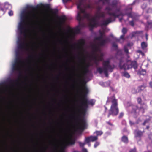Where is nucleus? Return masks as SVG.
Masks as SVG:
<instances>
[{
	"label": "nucleus",
	"instance_id": "10",
	"mask_svg": "<svg viewBox=\"0 0 152 152\" xmlns=\"http://www.w3.org/2000/svg\"><path fill=\"white\" fill-rule=\"evenodd\" d=\"M26 45H27V43H25L24 41H22L21 39H18V49H25L26 51L28 50V49L26 48L25 46Z\"/></svg>",
	"mask_w": 152,
	"mask_h": 152
},
{
	"label": "nucleus",
	"instance_id": "58",
	"mask_svg": "<svg viewBox=\"0 0 152 152\" xmlns=\"http://www.w3.org/2000/svg\"><path fill=\"white\" fill-rule=\"evenodd\" d=\"M139 88L140 90H143L145 88V87L144 86L142 85L140 86Z\"/></svg>",
	"mask_w": 152,
	"mask_h": 152
},
{
	"label": "nucleus",
	"instance_id": "48",
	"mask_svg": "<svg viewBox=\"0 0 152 152\" xmlns=\"http://www.w3.org/2000/svg\"><path fill=\"white\" fill-rule=\"evenodd\" d=\"M124 49L125 52L126 53H128V50L126 46H125L124 47Z\"/></svg>",
	"mask_w": 152,
	"mask_h": 152
},
{
	"label": "nucleus",
	"instance_id": "36",
	"mask_svg": "<svg viewBox=\"0 0 152 152\" xmlns=\"http://www.w3.org/2000/svg\"><path fill=\"white\" fill-rule=\"evenodd\" d=\"M100 145V142H99L96 141L94 145V148H96L97 146H99Z\"/></svg>",
	"mask_w": 152,
	"mask_h": 152
},
{
	"label": "nucleus",
	"instance_id": "44",
	"mask_svg": "<svg viewBox=\"0 0 152 152\" xmlns=\"http://www.w3.org/2000/svg\"><path fill=\"white\" fill-rule=\"evenodd\" d=\"M18 82V80H11L10 81V83H11L14 84L15 83H17Z\"/></svg>",
	"mask_w": 152,
	"mask_h": 152
},
{
	"label": "nucleus",
	"instance_id": "13",
	"mask_svg": "<svg viewBox=\"0 0 152 152\" xmlns=\"http://www.w3.org/2000/svg\"><path fill=\"white\" fill-rule=\"evenodd\" d=\"M98 139L97 136H90L85 138V142H87V143H89L90 142H93L96 141Z\"/></svg>",
	"mask_w": 152,
	"mask_h": 152
},
{
	"label": "nucleus",
	"instance_id": "25",
	"mask_svg": "<svg viewBox=\"0 0 152 152\" xmlns=\"http://www.w3.org/2000/svg\"><path fill=\"white\" fill-rule=\"evenodd\" d=\"M92 60L94 61V64L96 65L99 64V61L98 59V57L96 55H94L92 56Z\"/></svg>",
	"mask_w": 152,
	"mask_h": 152
},
{
	"label": "nucleus",
	"instance_id": "60",
	"mask_svg": "<svg viewBox=\"0 0 152 152\" xmlns=\"http://www.w3.org/2000/svg\"><path fill=\"white\" fill-rule=\"evenodd\" d=\"M99 1H103V3H104V2L108 3L109 1V0H99Z\"/></svg>",
	"mask_w": 152,
	"mask_h": 152
},
{
	"label": "nucleus",
	"instance_id": "51",
	"mask_svg": "<svg viewBox=\"0 0 152 152\" xmlns=\"http://www.w3.org/2000/svg\"><path fill=\"white\" fill-rule=\"evenodd\" d=\"M67 33H74V32L73 31V30L71 28H70L67 31Z\"/></svg>",
	"mask_w": 152,
	"mask_h": 152
},
{
	"label": "nucleus",
	"instance_id": "31",
	"mask_svg": "<svg viewBox=\"0 0 152 152\" xmlns=\"http://www.w3.org/2000/svg\"><path fill=\"white\" fill-rule=\"evenodd\" d=\"M123 75L128 78H129L130 77V76L129 75V74L127 73V72L124 71L123 72Z\"/></svg>",
	"mask_w": 152,
	"mask_h": 152
},
{
	"label": "nucleus",
	"instance_id": "18",
	"mask_svg": "<svg viewBox=\"0 0 152 152\" xmlns=\"http://www.w3.org/2000/svg\"><path fill=\"white\" fill-rule=\"evenodd\" d=\"M75 140L74 139L70 138L69 140L67 141L65 144V146L72 145L75 144Z\"/></svg>",
	"mask_w": 152,
	"mask_h": 152
},
{
	"label": "nucleus",
	"instance_id": "9",
	"mask_svg": "<svg viewBox=\"0 0 152 152\" xmlns=\"http://www.w3.org/2000/svg\"><path fill=\"white\" fill-rule=\"evenodd\" d=\"M123 58H121L120 60L119 66L121 69L124 70L128 69L132 67V63L130 61H128L126 64L124 63Z\"/></svg>",
	"mask_w": 152,
	"mask_h": 152
},
{
	"label": "nucleus",
	"instance_id": "59",
	"mask_svg": "<svg viewBox=\"0 0 152 152\" xmlns=\"http://www.w3.org/2000/svg\"><path fill=\"white\" fill-rule=\"evenodd\" d=\"M65 148V147L62 148L60 150V152H65L64 150Z\"/></svg>",
	"mask_w": 152,
	"mask_h": 152
},
{
	"label": "nucleus",
	"instance_id": "5",
	"mask_svg": "<svg viewBox=\"0 0 152 152\" xmlns=\"http://www.w3.org/2000/svg\"><path fill=\"white\" fill-rule=\"evenodd\" d=\"M81 81L82 82L83 86V91L82 92V95L81 98V104L86 108L88 107V105L90 104L93 105L95 103V102L92 99L88 100L87 98V95L88 93L89 90L88 88L86 86V82L84 80Z\"/></svg>",
	"mask_w": 152,
	"mask_h": 152
},
{
	"label": "nucleus",
	"instance_id": "6",
	"mask_svg": "<svg viewBox=\"0 0 152 152\" xmlns=\"http://www.w3.org/2000/svg\"><path fill=\"white\" fill-rule=\"evenodd\" d=\"M24 63L22 59L21 56H16L15 60L13 64L12 69L13 71L19 72L21 75L20 65L21 64Z\"/></svg>",
	"mask_w": 152,
	"mask_h": 152
},
{
	"label": "nucleus",
	"instance_id": "3",
	"mask_svg": "<svg viewBox=\"0 0 152 152\" xmlns=\"http://www.w3.org/2000/svg\"><path fill=\"white\" fill-rule=\"evenodd\" d=\"M81 108V111L79 110L77 113L76 116L74 117V119L77 121L76 126L77 129L79 130H84L86 127L87 123L86 119L84 118L85 116L87 109L83 106Z\"/></svg>",
	"mask_w": 152,
	"mask_h": 152
},
{
	"label": "nucleus",
	"instance_id": "63",
	"mask_svg": "<svg viewBox=\"0 0 152 152\" xmlns=\"http://www.w3.org/2000/svg\"><path fill=\"white\" fill-rule=\"evenodd\" d=\"M140 1V0H135L134 1V4L137 3H138Z\"/></svg>",
	"mask_w": 152,
	"mask_h": 152
},
{
	"label": "nucleus",
	"instance_id": "7",
	"mask_svg": "<svg viewBox=\"0 0 152 152\" xmlns=\"http://www.w3.org/2000/svg\"><path fill=\"white\" fill-rule=\"evenodd\" d=\"M110 63V61L109 60L104 61L102 63L104 73L106 77H108V71L112 72L114 68V66L111 65Z\"/></svg>",
	"mask_w": 152,
	"mask_h": 152
},
{
	"label": "nucleus",
	"instance_id": "62",
	"mask_svg": "<svg viewBox=\"0 0 152 152\" xmlns=\"http://www.w3.org/2000/svg\"><path fill=\"white\" fill-rule=\"evenodd\" d=\"M72 0H62L64 3H66L68 1H71Z\"/></svg>",
	"mask_w": 152,
	"mask_h": 152
},
{
	"label": "nucleus",
	"instance_id": "12",
	"mask_svg": "<svg viewBox=\"0 0 152 152\" xmlns=\"http://www.w3.org/2000/svg\"><path fill=\"white\" fill-rule=\"evenodd\" d=\"M90 22L89 23V26L92 28L97 27L99 25V23L96 20V18H91L89 20Z\"/></svg>",
	"mask_w": 152,
	"mask_h": 152
},
{
	"label": "nucleus",
	"instance_id": "26",
	"mask_svg": "<svg viewBox=\"0 0 152 152\" xmlns=\"http://www.w3.org/2000/svg\"><path fill=\"white\" fill-rule=\"evenodd\" d=\"M121 141L125 143H127L128 142V137L125 136H123L121 139Z\"/></svg>",
	"mask_w": 152,
	"mask_h": 152
},
{
	"label": "nucleus",
	"instance_id": "64",
	"mask_svg": "<svg viewBox=\"0 0 152 152\" xmlns=\"http://www.w3.org/2000/svg\"><path fill=\"white\" fill-rule=\"evenodd\" d=\"M130 24L132 26H133V18L130 22Z\"/></svg>",
	"mask_w": 152,
	"mask_h": 152
},
{
	"label": "nucleus",
	"instance_id": "14",
	"mask_svg": "<svg viewBox=\"0 0 152 152\" xmlns=\"http://www.w3.org/2000/svg\"><path fill=\"white\" fill-rule=\"evenodd\" d=\"M44 7L45 8L49 10L51 14L54 15H56L58 12V9H55L54 10L51 9L50 8V6L49 4H46L44 6Z\"/></svg>",
	"mask_w": 152,
	"mask_h": 152
},
{
	"label": "nucleus",
	"instance_id": "22",
	"mask_svg": "<svg viewBox=\"0 0 152 152\" xmlns=\"http://www.w3.org/2000/svg\"><path fill=\"white\" fill-rule=\"evenodd\" d=\"M99 33L100 36L97 37L95 38V40H100L103 39V37L104 36V33L103 32H102L101 31H99Z\"/></svg>",
	"mask_w": 152,
	"mask_h": 152
},
{
	"label": "nucleus",
	"instance_id": "15",
	"mask_svg": "<svg viewBox=\"0 0 152 152\" xmlns=\"http://www.w3.org/2000/svg\"><path fill=\"white\" fill-rule=\"evenodd\" d=\"M98 43V45L100 46H104L106 43L110 42V39L109 38L106 37L104 39H102L100 40Z\"/></svg>",
	"mask_w": 152,
	"mask_h": 152
},
{
	"label": "nucleus",
	"instance_id": "30",
	"mask_svg": "<svg viewBox=\"0 0 152 152\" xmlns=\"http://www.w3.org/2000/svg\"><path fill=\"white\" fill-rule=\"evenodd\" d=\"M94 133H95L96 134V136H97L98 137V136H100L102 135L103 133V132L101 131H96L94 132Z\"/></svg>",
	"mask_w": 152,
	"mask_h": 152
},
{
	"label": "nucleus",
	"instance_id": "29",
	"mask_svg": "<svg viewBox=\"0 0 152 152\" xmlns=\"http://www.w3.org/2000/svg\"><path fill=\"white\" fill-rule=\"evenodd\" d=\"M146 74V71L143 69H142L141 71H138L137 72V74L139 75H145Z\"/></svg>",
	"mask_w": 152,
	"mask_h": 152
},
{
	"label": "nucleus",
	"instance_id": "27",
	"mask_svg": "<svg viewBox=\"0 0 152 152\" xmlns=\"http://www.w3.org/2000/svg\"><path fill=\"white\" fill-rule=\"evenodd\" d=\"M142 31H136L134 32V37L136 36H140L142 34Z\"/></svg>",
	"mask_w": 152,
	"mask_h": 152
},
{
	"label": "nucleus",
	"instance_id": "20",
	"mask_svg": "<svg viewBox=\"0 0 152 152\" xmlns=\"http://www.w3.org/2000/svg\"><path fill=\"white\" fill-rule=\"evenodd\" d=\"M85 43V40L83 39H80L78 42L77 43H76L75 44V45H79L80 46H79L78 48L79 49H80L81 48V47L83 46Z\"/></svg>",
	"mask_w": 152,
	"mask_h": 152
},
{
	"label": "nucleus",
	"instance_id": "42",
	"mask_svg": "<svg viewBox=\"0 0 152 152\" xmlns=\"http://www.w3.org/2000/svg\"><path fill=\"white\" fill-rule=\"evenodd\" d=\"M97 70L100 74H101L103 71V69L101 67H99L97 68Z\"/></svg>",
	"mask_w": 152,
	"mask_h": 152
},
{
	"label": "nucleus",
	"instance_id": "4",
	"mask_svg": "<svg viewBox=\"0 0 152 152\" xmlns=\"http://www.w3.org/2000/svg\"><path fill=\"white\" fill-rule=\"evenodd\" d=\"M110 102H111L112 104L109 110L108 118H109L111 115L112 116L117 115L119 111L117 100L116 99L114 95L108 97L106 103Z\"/></svg>",
	"mask_w": 152,
	"mask_h": 152
},
{
	"label": "nucleus",
	"instance_id": "56",
	"mask_svg": "<svg viewBox=\"0 0 152 152\" xmlns=\"http://www.w3.org/2000/svg\"><path fill=\"white\" fill-rule=\"evenodd\" d=\"M124 34H123L120 36V39H122L123 41H124L125 40V39L124 38Z\"/></svg>",
	"mask_w": 152,
	"mask_h": 152
},
{
	"label": "nucleus",
	"instance_id": "21",
	"mask_svg": "<svg viewBox=\"0 0 152 152\" xmlns=\"http://www.w3.org/2000/svg\"><path fill=\"white\" fill-rule=\"evenodd\" d=\"M57 18L59 20V23L60 24L64 23L66 19V17L64 15L61 16L60 17L57 16Z\"/></svg>",
	"mask_w": 152,
	"mask_h": 152
},
{
	"label": "nucleus",
	"instance_id": "53",
	"mask_svg": "<svg viewBox=\"0 0 152 152\" xmlns=\"http://www.w3.org/2000/svg\"><path fill=\"white\" fill-rule=\"evenodd\" d=\"M124 115V113L123 112H121L120 113L118 118H122Z\"/></svg>",
	"mask_w": 152,
	"mask_h": 152
},
{
	"label": "nucleus",
	"instance_id": "57",
	"mask_svg": "<svg viewBox=\"0 0 152 152\" xmlns=\"http://www.w3.org/2000/svg\"><path fill=\"white\" fill-rule=\"evenodd\" d=\"M82 152H88L87 150L84 148H83L82 149Z\"/></svg>",
	"mask_w": 152,
	"mask_h": 152
},
{
	"label": "nucleus",
	"instance_id": "41",
	"mask_svg": "<svg viewBox=\"0 0 152 152\" xmlns=\"http://www.w3.org/2000/svg\"><path fill=\"white\" fill-rule=\"evenodd\" d=\"M80 12H78V13L80 12L81 15V13L83 14V15H84V14L86 13L85 10L83 9L82 8L80 9Z\"/></svg>",
	"mask_w": 152,
	"mask_h": 152
},
{
	"label": "nucleus",
	"instance_id": "52",
	"mask_svg": "<svg viewBox=\"0 0 152 152\" xmlns=\"http://www.w3.org/2000/svg\"><path fill=\"white\" fill-rule=\"evenodd\" d=\"M148 138L151 142L152 143V134H150L148 136Z\"/></svg>",
	"mask_w": 152,
	"mask_h": 152
},
{
	"label": "nucleus",
	"instance_id": "8",
	"mask_svg": "<svg viewBox=\"0 0 152 152\" xmlns=\"http://www.w3.org/2000/svg\"><path fill=\"white\" fill-rule=\"evenodd\" d=\"M91 18V15L89 13H86L83 15V16L80 15V12L78 13L77 15V19L79 22V25L81 27H84L85 26V24L83 23H81V21H83L84 19H87L88 21L90 20Z\"/></svg>",
	"mask_w": 152,
	"mask_h": 152
},
{
	"label": "nucleus",
	"instance_id": "45",
	"mask_svg": "<svg viewBox=\"0 0 152 152\" xmlns=\"http://www.w3.org/2000/svg\"><path fill=\"white\" fill-rule=\"evenodd\" d=\"M137 102L139 104H141L142 100L141 98L138 97L137 99Z\"/></svg>",
	"mask_w": 152,
	"mask_h": 152
},
{
	"label": "nucleus",
	"instance_id": "28",
	"mask_svg": "<svg viewBox=\"0 0 152 152\" xmlns=\"http://www.w3.org/2000/svg\"><path fill=\"white\" fill-rule=\"evenodd\" d=\"M84 57L85 56H84V58L82 59L84 61L83 63L85 65V66L83 67L85 68H87V69H88V67L90 66V64L89 63L87 64L86 63V62L85 61V59Z\"/></svg>",
	"mask_w": 152,
	"mask_h": 152
},
{
	"label": "nucleus",
	"instance_id": "35",
	"mask_svg": "<svg viewBox=\"0 0 152 152\" xmlns=\"http://www.w3.org/2000/svg\"><path fill=\"white\" fill-rule=\"evenodd\" d=\"M87 142H85V141L84 142H79V144L80 146L81 147H83L84 145Z\"/></svg>",
	"mask_w": 152,
	"mask_h": 152
},
{
	"label": "nucleus",
	"instance_id": "54",
	"mask_svg": "<svg viewBox=\"0 0 152 152\" xmlns=\"http://www.w3.org/2000/svg\"><path fill=\"white\" fill-rule=\"evenodd\" d=\"M8 14L10 16H12L13 14V12L12 10H10Z\"/></svg>",
	"mask_w": 152,
	"mask_h": 152
},
{
	"label": "nucleus",
	"instance_id": "16",
	"mask_svg": "<svg viewBox=\"0 0 152 152\" xmlns=\"http://www.w3.org/2000/svg\"><path fill=\"white\" fill-rule=\"evenodd\" d=\"M149 17H146L145 18L147 20V26L146 28L147 30L149 29H151L152 30V20L148 19Z\"/></svg>",
	"mask_w": 152,
	"mask_h": 152
},
{
	"label": "nucleus",
	"instance_id": "49",
	"mask_svg": "<svg viewBox=\"0 0 152 152\" xmlns=\"http://www.w3.org/2000/svg\"><path fill=\"white\" fill-rule=\"evenodd\" d=\"M147 7V4H143L141 6V7L143 10L145 9Z\"/></svg>",
	"mask_w": 152,
	"mask_h": 152
},
{
	"label": "nucleus",
	"instance_id": "17",
	"mask_svg": "<svg viewBox=\"0 0 152 152\" xmlns=\"http://www.w3.org/2000/svg\"><path fill=\"white\" fill-rule=\"evenodd\" d=\"M132 10V8L131 7H128L126 9V15H127L129 18H132L133 16L131 12Z\"/></svg>",
	"mask_w": 152,
	"mask_h": 152
},
{
	"label": "nucleus",
	"instance_id": "11",
	"mask_svg": "<svg viewBox=\"0 0 152 152\" xmlns=\"http://www.w3.org/2000/svg\"><path fill=\"white\" fill-rule=\"evenodd\" d=\"M144 131H141L139 130H135L134 132L135 138L137 140H140L143 136Z\"/></svg>",
	"mask_w": 152,
	"mask_h": 152
},
{
	"label": "nucleus",
	"instance_id": "55",
	"mask_svg": "<svg viewBox=\"0 0 152 152\" xmlns=\"http://www.w3.org/2000/svg\"><path fill=\"white\" fill-rule=\"evenodd\" d=\"M105 9H106V10L108 11V12H109V11H110L112 9L113 10L112 8L111 9L109 7H107Z\"/></svg>",
	"mask_w": 152,
	"mask_h": 152
},
{
	"label": "nucleus",
	"instance_id": "19",
	"mask_svg": "<svg viewBox=\"0 0 152 152\" xmlns=\"http://www.w3.org/2000/svg\"><path fill=\"white\" fill-rule=\"evenodd\" d=\"M8 5L5 4L4 6H1L0 8V16L3 15L5 13L6 10L7 9Z\"/></svg>",
	"mask_w": 152,
	"mask_h": 152
},
{
	"label": "nucleus",
	"instance_id": "32",
	"mask_svg": "<svg viewBox=\"0 0 152 152\" xmlns=\"http://www.w3.org/2000/svg\"><path fill=\"white\" fill-rule=\"evenodd\" d=\"M151 118H149L145 120L144 122L142 123V125L143 126L145 125L146 123H149V121L151 120Z\"/></svg>",
	"mask_w": 152,
	"mask_h": 152
},
{
	"label": "nucleus",
	"instance_id": "1",
	"mask_svg": "<svg viewBox=\"0 0 152 152\" xmlns=\"http://www.w3.org/2000/svg\"><path fill=\"white\" fill-rule=\"evenodd\" d=\"M39 8L38 6L34 7L30 6L27 7L28 10L24 12L21 17L23 21L20 23L18 26V30L20 33L23 35L26 38L27 37V29L25 26V19L29 21H33L34 20H38V17L37 14L34 11L37 10Z\"/></svg>",
	"mask_w": 152,
	"mask_h": 152
},
{
	"label": "nucleus",
	"instance_id": "24",
	"mask_svg": "<svg viewBox=\"0 0 152 152\" xmlns=\"http://www.w3.org/2000/svg\"><path fill=\"white\" fill-rule=\"evenodd\" d=\"M141 46L142 49L145 50V52L147 51L148 44L146 42H142L141 44Z\"/></svg>",
	"mask_w": 152,
	"mask_h": 152
},
{
	"label": "nucleus",
	"instance_id": "40",
	"mask_svg": "<svg viewBox=\"0 0 152 152\" xmlns=\"http://www.w3.org/2000/svg\"><path fill=\"white\" fill-rule=\"evenodd\" d=\"M96 18L99 19L100 18V15L99 12H97L96 13V15L95 17Z\"/></svg>",
	"mask_w": 152,
	"mask_h": 152
},
{
	"label": "nucleus",
	"instance_id": "39",
	"mask_svg": "<svg viewBox=\"0 0 152 152\" xmlns=\"http://www.w3.org/2000/svg\"><path fill=\"white\" fill-rule=\"evenodd\" d=\"M138 66V64L136 61H134V68L136 69Z\"/></svg>",
	"mask_w": 152,
	"mask_h": 152
},
{
	"label": "nucleus",
	"instance_id": "23",
	"mask_svg": "<svg viewBox=\"0 0 152 152\" xmlns=\"http://www.w3.org/2000/svg\"><path fill=\"white\" fill-rule=\"evenodd\" d=\"M140 16L137 15L135 14L134 13V23L136 21H138L141 23H143V22L141 20H139Z\"/></svg>",
	"mask_w": 152,
	"mask_h": 152
},
{
	"label": "nucleus",
	"instance_id": "38",
	"mask_svg": "<svg viewBox=\"0 0 152 152\" xmlns=\"http://www.w3.org/2000/svg\"><path fill=\"white\" fill-rule=\"evenodd\" d=\"M80 31V29L79 27H77L76 28L75 30V31L74 32V33H79Z\"/></svg>",
	"mask_w": 152,
	"mask_h": 152
},
{
	"label": "nucleus",
	"instance_id": "34",
	"mask_svg": "<svg viewBox=\"0 0 152 152\" xmlns=\"http://www.w3.org/2000/svg\"><path fill=\"white\" fill-rule=\"evenodd\" d=\"M95 52H97L99 49V48L96 45H93L92 46Z\"/></svg>",
	"mask_w": 152,
	"mask_h": 152
},
{
	"label": "nucleus",
	"instance_id": "33",
	"mask_svg": "<svg viewBox=\"0 0 152 152\" xmlns=\"http://www.w3.org/2000/svg\"><path fill=\"white\" fill-rule=\"evenodd\" d=\"M83 73L84 75H86L89 72V70L88 69H87V68H85L83 67Z\"/></svg>",
	"mask_w": 152,
	"mask_h": 152
},
{
	"label": "nucleus",
	"instance_id": "2",
	"mask_svg": "<svg viewBox=\"0 0 152 152\" xmlns=\"http://www.w3.org/2000/svg\"><path fill=\"white\" fill-rule=\"evenodd\" d=\"M118 1L117 0H112L110 4V6L112 9H115L114 12H107V14L110 17L103 21L102 23L101 24V26H107L109 23L115 21L117 18L119 17L120 16H124V14L121 11V8L120 7H118Z\"/></svg>",
	"mask_w": 152,
	"mask_h": 152
},
{
	"label": "nucleus",
	"instance_id": "50",
	"mask_svg": "<svg viewBox=\"0 0 152 152\" xmlns=\"http://www.w3.org/2000/svg\"><path fill=\"white\" fill-rule=\"evenodd\" d=\"M82 3L81 2H80L79 4H78L77 5V8L78 9L80 10V9H81V6Z\"/></svg>",
	"mask_w": 152,
	"mask_h": 152
},
{
	"label": "nucleus",
	"instance_id": "43",
	"mask_svg": "<svg viewBox=\"0 0 152 152\" xmlns=\"http://www.w3.org/2000/svg\"><path fill=\"white\" fill-rule=\"evenodd\" d=\"M112 46L113 48L117 49L118 48V45L115 42H113L112 44Z\"/></svg>",
	"mask_w": 152,
	"mask_h": 152
},
{
	"label": "nucleus",
	"instance_id": "61",
	"mask_svg": "<svg viewBox=\"0 0 152 152\" xmlns=\"http://www.w3.org/2000/svg\"><path fill=\"white\" fill-rule=\"evenodd\" d=\"M106 123L108 124L110 126H113V124L112 123H111L109 121H107L106 122Z\"/></svg>",
	"mask_w": 152,
	"mask_h": 152
},
{
	"label": "nucleus",
	"instance_id": "47",
	"mask_svg": "<svg viewBox=\"0 0 152 152\" xmlns=\"http://www.w3.org/2000/svg\"><path fill=\"white\" fill-rule=\"evenodd\" d=\"M99 13L100 15V17L102 18H104L105 17V13L103 12H99Z\"/></svg>",
	"mask_w": 152,
	"mask_h": 152
},
{
	"label": "nucleus",
	"instance_id": "37",
	"mask_svg": "<svg viewBox=\"0 0 152 152\" xmlns=\"http://www.w3.org/2000/svg\"><path fill=\"white\" fill-rule=\"evenodd\" d=\"M127 32V29L126 28H123L122 30V32L123 33V34H126Z\"/></svg>",
	"mask_w": 152,
	"mask_h": 152
},
{
	"label": "nucleus",
	"instance_id": "46",
	"mask_svg": "<svg viewBox=\"0 0 152 152\" xmlns=\"http://www.w3.org/2000/svg\"><path fill=\"white\" fill-rule=\"evenodd\" d=\"M103 55L102 54H101L100 56H98V59L99 61H102L103 59Z\"/></svg>",
	"mask_w": 152,
	"mask_h": 152
}]
</instances>
